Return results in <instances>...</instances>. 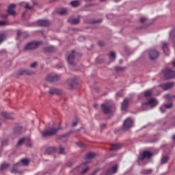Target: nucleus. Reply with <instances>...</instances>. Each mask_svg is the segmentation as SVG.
<instances>
[{"mask_svg":"<svg viewBox=\"0 0 175 175\" xmlns=\"http://www.w3.org/2000/svg\"><path fill=\"white\" fill-rule=\"evenodd\" d=\"M59 130V128H49V129L44 130L43 132H42V137H43V138H46L49 137L54 136L57 133H58Z\"/></svg>","mask_w":175,"mask_h":175,"instance_id":"f257e3e1","label":"nucleus"},{"mask_svg":"<svg viewBox=\"0 0 175 175\" xmlns=\"http://www.w3.org/2000/svg\"><path fill=\"white\" fill-rule=\"evenodd\" d=\"M157 105V100H156L154 98L150 99L148 102L147 103H142L141 107L142 108V110L146 111L148 110V107L152 106L155 107Z\"/></svg>","mask_w":175,"mask_h":175,"instance_id":"f03ea898","label":"nucleus"},{"mask_svg":"<svg viewBox=\"0 0 175 175\" xmlns=\"http://www.w3.org/2000/svg\"><path fill=\"white\" fill-rule=\"evenodd\" d=\"M163 75L165 76V79H171L175 77V71L166 68L163 70Z\"/></svg>","mask_w":175,"mask_h":175,"instance_id":"7ed1b4c3","label":"nucleus"},{"mask_svg":"<svg viewBox=\"0 0 175 175\" xmlns=\"http://www.w3.org/2000/svg\"><path fill=\"white\" fill-rule=\"evenodd\" d=\"M41 45V42H32L25 46V50L31 51L37 49Z\"/></svg>","mask_w":175,"mask_h":175,"instance_id":"20e7f679","label":"nucleus"},{"mask_svg":"<svg viewBox=\"0 0 175 175\" xmlns=\"http://www.w3.org/2000/svg\"><path fill=\"white\" fill-rule=\"evenodd\" d=\"M20 164L23 165V166H27L28 165V159H21V163H16L15 165H14V167H12V171H10V172L12 174L17 173V167H19Z\"/></svg>","mask_w":175,"mask_h":175,"instance_id":"39448f33","label":"nucleus"},{"mask_svg":"<svg viewBox=\"0 0 175 175\" xmlns=\"http://www.w3.org/2000/svg\"><path fill=\"white\" fill-rule=\"evenodd\" d=\"M131 127H133V120L128 118L124 120V124H122V129L128 130Z\"/></svg>","mask_w":175,"mask_h":175,"instance_id":"423d86ee","label":"nucleus"},{"mask_svg":"<svg viewBox=\"0 0 175 175\" xmlns=\"http://www.w3.org/2000/svg\"><path fill=\"white\" fill-rule=\"evenodd\" d=\"M150 158H152V152L148 151L142 152V153L139 155V161H142L146 159H150Z\"/></svg>","mask_w":175,"mask_h":175,"instance_id":"0eeeda50","label":"nucleus"},{"mask_svg":"<svg viewBox=\"0 0 175 175\" xmlns=\"http://www.w3.org/2000/svg\"><path fill=\"white\" fill-rule=\"evenodd\" d=\"M102 111L104 112V114H109L111 113V105L109 104H102Z\"/></svg>","mask_w":175,"mask_h":175,"instance_id":"6e6552de","label":"nucleus"},{"mask_svg":"<svg viewBox=\"0 0 175 175\" xmlns=\"http://www.w3.org/2000/svg\"><path fill=\"white\" fill-rule=\"evenodd\" d=\"M58 80H59V76L57 75H48L47 77L45 78V81H47L50 83L58 81Z\"/></svg>","mask_w":175,"mask_h":175,"instance_id":"1a4fd4ad","label":"nucleus"},{"mask_svg":"<svg viewBox=\"0 0 175 175\" xmlns=\"http://www.w3.org/2000/svg\"><path fill=\"white\" fill-rule=\"evenodd\" d=\"M174 82H170L167 83H163L159 85V87L161 89H163V90L167 91L168 90H170L172 87H174Z\"/></svg>","mask_w":175,"mask_h":175,"instance_id":"9d476101","label":"nucleus"},{"mask_svg":"<svg viewBox=\"0 0 175 175\" xmlns=\"http://www.w3.org/2000/svg\"><path fill=\"white\" fill-rule=\"evenodd\" d=\"M78 172H79L81 174H85L87 170H89V167H85V163H83L80 166H78L77 167Z\"/></svg>","mask_w":175,"mask_h":175,"instance_id":"9b49d317","label":"nucleus"},{"mask_svg":"<svg viewBox=\"0 0 175 175\" xmlns=\"http://www.w3.org/2000/svg\"><path fill=\"white\" fill-rule=\"evenodd\" d=\"M118 166L117 165H113V167H109L108 170L106 171V175H113L117 173Z\"/></svg>","mask_w":175,"mask_h":175,"instance_id":"f8f14e48","label":"nucleus"},{"mask_svg":"<svg viewBox=\"0 0 175 175\" xmlns=\"http://www.w3.org/2000/svg\"><path fill=\"white\" fill-rule=\"evenodd\" d=\"M75 51H71V54L67 56V63H68L70 65H75V63L72 62V59H75Z\"/></svg>","mask_w":175,"mask_h":175,"instance_id":"ddd939ff","label":"nucleus"},{"mask_svg":"<svg viewBox=\"0 0 175 175\" xmlns=\"http://www.w3.org/2000/svg\"><path fill=\"white\" fill-rule=\"evenodd\" d=\"M16 8V5L14 4H10V5H8V10H7V12L10 16H16V12L14 11V8Z\"/></svg>","mask_w":175,"mask_h":175,"instance_id":"4468645a","label":"nucleus"},{"mask_svg":"<svg viewBox=\"0 0 175 175\" xmlns=\"http://www.w3.org/2000/svg\"><path fill=\"white\" fill-rule=\"evenodd\" d=\"M149 56L150 59L153 60L157 59V57H159V52H157V51L155 50H151L150 51Z\"/></svg>","mask_w":175,"mask_h":175,"instance_id":"2eb2a0df","label":"nucleus"},{"mask_svg":"<svg viewBox=\"0 0 175 175\" xmlns=\"http://www.w3.org/2000/svg\"><path fill=\"white\" fill-rule=\"evenodd\" d=\"M49 94L60 95V94H62V90H59L56 88H51L50 90H49Z\"/></svg>","mask_w":175,"mask_h":175,"instance_id":"dca6fc26","label":"nucleus"},{"mask_svg":"<svg viewBox=\"0 0 175 175\" xmlns=\"http://www.w3.org/2000/svg\"><path fill=\"white\" fill-rule=\"evenodd\" d=\"M49 25H51V23L47 20L38 21V25H40V27H49Z\"/></svg>","mask_w":175,"mask_h":175,"instance_id":"f3484780","label":"nucleus"},{"mask_svg":"<svg viewBox=\"0 0 175 175\" xmlns=\"http://www.w3.org/2000/svg\"><path fill=\"white\" fill-rule=\"evenodd\" d=\"M67 85H68L69 89H75V87H76V80L69 79L68 81H67Z\"/></svg>","mask_w":175,"mask_h":175,"instance_id":"a211bd4d","label":"nucleus"},{"mask_svg":"<svg viewBox=\"0 0 175 175\" xmlns=\"http://www.w3.org/2000/svg\"><path fill=\"white\" fill-rule=\"evenodd\" d=\"M67 22L72 25H78L80 23V16H78L77 18H69L67 20Z\"/></svg>","mask_w":175,"mask_h":175,"instance_id":"6ab92c4d","label":"nucleus"},{"mask_svg":"<svg viewBox=\"0 0 175 175\" xmlns=\"http://www.w3.org/2000/svg\"><path fill=\"white\" fill-rule=\"evenodd\" d=\"M1 117H3V118L7 119V120L14 119V116H12V114L6 113V112H1Z\"/></svg>","mask_w":175,"mask_h":175,"instance_id":"aec40b11","label":"nucleus"},{"mask_svg":"<svg viewBox=\"0 0 175 175\" xmlns=\"http://www.w3.org/2000/svg\"><path fill=\"white\" fill-rule=\"evenodd\" d=\"M170 108H172V103L165 104V105H163V106H161V108L159 109V110L161 111V113H164L166 109H170Z\"/></svg>","mask_w":175,"mask_h":175,"instance_id":"412c9836","label":"nucleus"},{"mask_svg":"<svg viewBox=\"0 0 175 175\" xmlns=\"http://www.w3.org/2000/svg\"><path fill=\"white\" fill-rule=\"evenodd\" d=\"M32 74H34V72H32L30 70H22L19 72V75H30Z\"/></svg>","mask_w":175,"mask_h":175,"instance_id":"4be33fe9","label":"nucleus"},{"mask_svg":"<svg viewBox=\"0 0 175 175\" xmlns=\"http://www.w3.org/2000/svg\"><path fill=\"white\" fill-rule=\"evenodd\" d=\"M122 147V144H111V151H116L118 150L119 149H120V148Z\"/></svg>","mask_w":175,"mask_h":175,"instance_id":"5701e85b","label":"nucleus"},{"mask_svg":"<svg viewBox=\"0 0 175 175\" xmlns=\"http://www.w3.org/2000/svg\"><path fill=\"white\" fill-rule=\"evenodd\" d=\"M129 103V100H128V98L124 99V101H123L122 104V111H126V109L128 108Z\"/></svg>","mask_w":175,"mask_h":175,"instance_id":"b1692460","label":"nucleus"},{"mask_svg":"<svg viewBox=\"0 0 175 175\" xmlns=\"http://www.w3.org/2000/svg\"><path fill=\"white\" fill-rule=\"evenodd\" d=\"M163 51L165 52V55L168 56V43L163 42Z\"/></svg>","mask_w":175,"mask_h":175,"instance_id":"393cba45","label":"nucleus"},{"mask_svg":"<svg viewBox=\"0 0 175 175\" xmlns=\"http://www.w3.org/2000/svg\"><path fill=\"white\" fill-rule=\"evenodd\" d=\"M21 133H23V127L17 126L16 128H14V133L21 134Z\"/></svg>","mask_w":175,"mask_h":175,"instance_id":"a878e982","label":"nucleus"},{"mask_svg":"<svg viewBox=\"0 0 175 175\" xmlns=\"http://www.w3.org/2000/svg\"><path fill=\"white\" fill-rule=\"evenodd\" d=\"M55 152H56V149L53 147L47 148V149L45 150V153L47 154H51Z\"/></svg>","mask_w":175,"mask_h":175,"instance_id":"bb28decb","label":"nucleus"},{"mask_svg":"<svg viewBox=\"0 0 175 175\" xmlns=\"http://www.w3.org/2000/svg\"><path fill=\"white\" fill-rule=\"evenodd\" d=\"M54 51H55V49L53 46H48L44 49L45 53H53Z\"/></svg>","mask_w":175,"mask_h":175,"instance_id":"cd10ccee","label":"nucleus"},{"mask_svg":"<svg viewBox=\"0 0 175 175\" xmlns=\"http://www.w3.org/2000/svg\"><path fill=\"white\" fill-rule=\"evenodd\" d=\"M94 156H96V154H94V152H90L85 154V159H91L94 158Z\"/></svg>","mask_w":175,"mask_h":175,"instance_id":"c85d7f7f","label":"nucleus"},{"mask_svg":"<svg viewBox=\"0 0 175 175\" xmlns=\"http://www.w3.org/2000/svg\"><path fill=\"white\" fill-rule=\"evenodd\" d=\"M70 5H71V6L75 7V8L78 7V5H80V1H78V0L72 1H71V3H70Z\"/></svg>","mask_w":175,"mask_h":175,"instance_id":"c756f323","label":"nucleus"},{"mask_svg":"<svg viewBox=\"0 0 175 175\" xmlns=\"http://www.w3.org/2000/svg\"><path fill=\"white\" fill-rule=\"evenodd\" d=\"M67 14V8H62L60 10L58 11V14L62 16L65 15Z\"/></svg>","mask_w":175,"mask_h":175,"instance_id":"7c9ffc66","label":"nucleus"},{"mask_svg":"<svg viewBox=\"0 0 175 175\" xmlns=\"http://www.w3.org/2000/svg\"><path fill=\"white\" fill-rule=\"evenodd\" d=\"M150 173H152V170H142V171H141V174L142 175H148Z\"/></svg>","mask_w":175,"mask_h":175,"instance_id":"2f4dec72","label":"nucleus"},{"mask_svg":"<svg viewBox=\"0 0 175 175\" xmlns=\"http://www.w3.org/2000/svg\"><path fill=\"white\" fill-rule=\"evenodd\" d=\"M168 162V157L167 156H165V157H163L162 159H161V164H164V163H166Z\"/></svg>","mask_w":175,"mask_h":175,"instance_id":"473e14b6","label":"nucleus"},{"mask_svg":"<svg viewBox=\"0 0 175 175\" xmlns=\"http://www.w3.org/2000/svg\"><path fill=\"white\" fill-rule=\"evenodd\" d=\"M152 96V92L150 90L144 92V97L148 98Z\"/></svg>","mask_w":175,"mask_h":175,"instance_id":"72a5a7b5","label":"nucleus"},{"mask_svg":"<svg viewBox=\"0 0 175 175\" xmlns=\"http://www.w3.org/2000/svg\"><path fill=\"white\" fill-rule=\"evenodd\" d=\"M165 98L168 99V100H172L174 98H175V96L167 94V95H165Z\"/></svg>","mask_w":175,"mask_h":175,"instance_id":"f704fd0d","label":"nucleus"},{"mask_svg":"<svg viewBox=\"0 0 175 175\" xmlns=\"http://www.w3.org/2000/svg\"><path fill=\"white\" fill-rule=\"evenodd\" d=\"M5 36L3 33H0V44L5 41Z\"/></svg>","mask_w":175,"mask_h":175,"instance_id":"c9c22d12","label":"nucleus"},{"mask_svg":"<svg viewBox=\"0 0 175 175\" xmlns=\"http://www.w3.org/2000/svg\"><path fill=\"white\" fill-rule=\"evenodd\" d=\"M109 59H115V52H109Z\"/></svg>","mask_w":175,"mask_h":175,"instance_id":"e433bc0d","label":"nucleus"},{"mask_svg":"<svg viewBox=\"0 0 175 175\" xmlns=\"http://www.w3.org/2000/svg\"><path fill=\"white\" fill-rule=\"evenodd\" d=\"M25 141V138H23L21 139H19V141L18 142V146H21L23 145V143H24Z\"/></svg>","mask_w":175,"mask_h":175,"instance_id":"4c0bfd02","label":"nucleus"},{"mask_svg":"<svg viewBox=\"0 0 175 175\" xmlns=\"http://www.w3.org/2000/svg\"><path fill=\"white\" fill-rule=\"evenodd\" d=\"M115 70H117V72L123 71L124 67H115Z\"/></svg>","mask_w":175,"mask_h":175,"instance_id":"58836bf2","label":"nucleus"},{"mask_svg":"<svg viewBox=\"0 0 175 175\" xmlns=\"http://www.w3.org/2000/svg\"><path fill=\"white\" fill-rule=\"evenodd\" d=\"M7 167H8V163L1 165V171L5 170Z\"/></svg>","mask_w":175,"mask_h":175,"instance_id":"ea45409f","label":"nucleus"},{"mask_svg":"<svg viewBox=\"0 0 175 175\" xmlns=\"http://www.w3.org/2000/svg\"><path fill=\"white\" fill-rule=\"evenodd\" d=\"M25 9L32 10V6L28 5V4L25 5Z\"/></svg>","mask_w":175,"mask_h":175,"instance_id":"a19ab883","label":"nucleus"},{"mask_svg":"<svg viewBox=\"0 0 175 175\" xmlns=\"http://www.w3.org/2000/svg\"><path fill=\"white\" fill-rule=\"evenodd\" d=\"M37 65H38V63H36V62L32 63L31 64H30V68H36V66H37Z\"/></svg>","mask_w":175,"mask_h":175,"instance_id":"79ce46f5","label":"nucleus"},{"mask_svg":"<svg viewBox=\"0 0 175 175\" xmlns=\"http://www.w3.org/2000/svg\"><path fill=\"white\" fill-rule=\"evenodd\" d=\"M8 142V139L3 140V142H1V146H6V142Z\"/></svg>","mask_w":175,"mask_h":175,"instance_id":"37998d69","label":"nucleus"},{"mask_svg":"<svg viewBox=\"0 0 175 175\" xmlns=\"http://www.w3.org/2000/svg\"><path fill=\"white\" fill-rule=\"evenodd\" d=\"M77 145L78 146V147L83 148V144H81V142L77 143Z\"/></svg>","mask_w":175,"mask_h":175,"instance_id":"c03bdc74","label":"nucleus"},{"mask_svg":"<svg viewBox=\"0 0 175 175\" xmlns=\"http://www.w3.org/2000/svg\"><path fill=\"white\" fill-rule=\"evenodd\" d=\"M6 25L5 21H0V26H5Z\"/></svg>","mask_w":175,"mask_h":175,"instance_id":"a18cd8bd","label":"nucleus"},{"mask_svg":"<svg viewBox=\"0 0 175 175\" xmlns=\"http://www.w3.org/2000/svg\"><path fill=\"white\" fill-rule=\"evenodd\" d=\"M146 22V18L142 17L141 18V23Z\"/></svg>","mask_w":175,"mask_h":175,"instance_id":"49530a36","label":"nucleus"},{"mask_svg":"<svg viewBox=\"0 0 175 175\" xmlns=\"http://www.w3.org/2000/svg\"><path fill=\"white\" fill-rule=\"evenodd\" d=\"M77 124H78V122H76V121L72 122V127H75V126H76V125H77Z\"/></svg>","mask_w":175,"mask_h":175,"instance_id":"de8ad7c7","label":"nucleus"},{"mask_svg":"<svg viewBox=\"0 0 175 175\" xmlns=\"http://www.w3.org/2000/svg\"><path fill=\"white\" fill-rule=\"evenodd\" d=\"M102 23V20L95 21L94 22H93V24H96V23Z\"/></svg>","mask_w":175,"mask_h":175,"instance_id":"09e8293b","label":"nucleus"},{"mask_svg":"<svg viewBox=\"0 0 175 175\" xmlns=\"http://www.w3.org/2000/svg\"><path fill=\"white\" fill-rule=\"evenodd\" d=\"M23 33L21 31L18 30V36H21Z\"/></svg>","mask_w":175,"mask_h":175,"instance_id":"8fccbe9b","label":"nucleus"},{"mask_svg":"<svg viewBox=\"0 0 175 175\" xmlns=\"http://www.w3.org/2000/svg\"><path fill=\"white\" fill-rule=\"evenodd\" d=\"M8 17V14H2L1 15V18H6Z\"/></svg>","mask_w":175,"mask_h":175,"instance_id":"3c124183","label":"nucleus"},{"mask_svg":"<svg viewBox=\"0 0 175 175\" xmlns=\"http://www.w3.org/2000/svg\"><path fill=\"white\" fill-rule=\"evenodd\" d=\"M98 46H104V42H102V41L98 42Z\"/></svg>","mask_w":175,"mask_h":175,"instance_id":"603ef678","label":"nucleus"},{"mask_svg":"<svg viewBox=\"0 0 175 175\" xmlns=\"http://www.w3.org/2000/svg\"><path fill=\"white\" fill-rule=\"evenodd\" d=\"M98 171H99V170H96L95 172H93V173L91 174V175H96V173H98Z\"/></svg>","mask_w":175,"mask_h":175,"instance_id":"864d4df0","label":"nucleus"},{"mask_svg":"<svg viewBox=\"0 0 175 175\" xmlns=\"http://www.w3.org/2000/svg\"><path fill=\"white\" fill-rule=\"evenodd\" d=\"M60 154H64V148H62V146H60Z\"/></svg>","mask_w":175,"mask_h":175,"instance_id":"5fc2aeb1","label":"nucleus"},{"mask_svg":"<svg viewBox=\"0 0 175 175\" xmlns=\"http://www.w3.org/2000/svg\"><path fill=\"white\" fill-rule=\"evenodd\" d=\"M172 66L175 67V61L172 62Z\"/></svg>","mask_w":175,"mask_h":175,"instance_id":"6e6d98bb","label":"nucleus"},{"mask_svg":"<svg viewBox=\"0 0 175 175\" xmlns=\"http://www.w3.org/2000/svg\"><path fill=\"white\" fill-rule=\"evenodd\" d=\"M58 1V0H51V2H56Z\"/></svg>","mask_w":175,"mask_h":175,"instance_id":"4d7b16f0","label":"nucleus"},{"mask_svg":"<svg viewBox=\"0 0 175 175\" xmlns=\"http://www.w3.org/2000/svg\"><path fill=\"white\" fill-rule=\"evenodd\" d=\"M172 139L175 140V135L172 136Z\"/></svg>","mask_w":175,"mask_h":175,"instance_id":"13d9d810","label":"nucleus"},{"mask_svg":"<svg viewBox=\"0 0 175 175\" xmlns=\"http://www.w3.org/2000/svg\"><path fill=\"white\" fill-rule=\"evenodd\" d=\"M83 1H91V0H83Z\"/></svg>","mask_w":175,"mask_h":175,"instance_id":"bf43d9fd","label":"nucleus"},{"mask_svg":"<svg viewBox=\"0 0 175 175\" xmlns=\"http://www.w3.org/2000/svg\"><path fill=\"white\" fill-rule=\"evenodd\" d=\"M102 126L105 127V124H102Z\"/></svg>","mask_w":175,"mask_h":175,"instance_id":"052dcab7","label":"nucleus"},{"mask_svg":"<svg viewBox=\"0 0 175 175\" xmlns=\"http://www.w3.org/2000/svg\"><path fill=\"white\" fill-rule=\"evenodd\" d=\"M19 5H23V3H19Z\"/></svg>","mask_w":175,"mask_h":175,"instance_id":"680f3d73","label":"nucleus"},{"mask_svg":"<svg viewBox=\"0 0 175 175\" xmlns=\"http://www.w3.org/2000/svg\"><path fill=\"white\" fill-rule=\"evenodd\" d=\"M120 64H122V60H120Z\"/></svg>","mask_w":175,"mask_h":175,"instance_id":"e2e57ef3","label":"nucleus"},{"mask_svg":"<svg viewBox=\"0 0 175 175\" xmlns=\"http://www.w3.org/2000/svg\"><path fill=\"white\" fill-rule=\"evenodd\" d=\"M117 96H120V94H117Z\"/></svg>","mask_w":175,"mask_h":175,"instance_id":"0e129e2a","label":"nucleus"},{"mask_svg":"<svg viewBox=\"0 0 175 175\" xmlns=\"http://www.w3.org/2000/svg\"><path fill=\"white\" fill-rule=\"evenodd\" d=\"M23 14V16H25V12H23V14Z\"/></svg>","mask_w":175,"mask_h":175,"instance_id":"69168bd1","label":"nucleus"},{"mask_svg":"<svg viewBox=\"0 0 175 175\" xmlns=\"http://www.w3.org/2000/svg\"><path fill=\"white\" fill-rule=\"evenodd\" d=\"M100 1H104V0H100Z\"/></svg>","mask_w":175,"mask_h":175,"instance_id":"338daca9","label":"nucleus"}]
</instances>
